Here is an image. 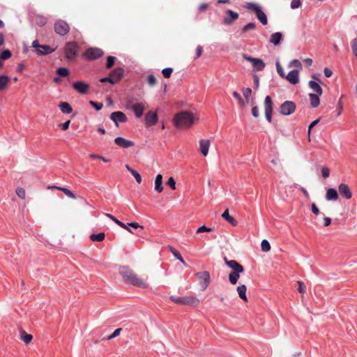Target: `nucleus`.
<instances>
[{
	"label": "nucleus",
	"mask_w": 357,
	"mask_h": 357,
	"mask_svg": "<svg viewBox=\"0 0 357 357\" xmlns=\"http://www.w3.org/2000/svg\"><path fill=\"white\" fill-rule=\"evenodd\" d=\"M119 273L126 283H130L138 287H146V284L144 280L138 278L137 275L128 267H121Z\"/></svg>",
	"instance_id": "1"
},
{
	"label": "nucleus",
	"mask_w": 357,
	"mask_h": 357,
	"mask_svg": "<svg viewBox=\"0 0 357 357\" xmlns=\"http://www.w3.org/2000/svg\"><path fill=\"white\" fill-rule=\"evenodd\" d=\"M193 114L187 111H183L176 114L174 123L177 128H188L194 123Z\"/></svg>",
	"instance_id": "2"
},
{
	"label": "nucleus",
	"mask_w": 357,
	"mask_h": 357,
	"mask_svg": "<svg viewBox=\"0 0 357 357\" xmlns=\"http://www.w3.org/2000/svg\"><path fill=\"white\" fill-rule=\"evenodd\" d=\"M169 298L172 302L178 305H188L197 306L199 304V300L197 298L192 296L183 297L171 296Z\"/></svg>",
	"instance_id": "3"
},
{
	"label": "nucleus",
	"mask_w": 357,
	"mask_h": 357,
	"mask_svg": "<svg viewBox=\"0 0 357 357\" xmlns=\"http://www.w3.org/2000/svg\"><path fill=\"white\" fill-rule=\"evenodd\" d=\"M245 8L249 10L255 12L257 19L263 25H266L268 23L266 15L262 11L261 8L257 3H247Z\"/></svg>",
	"instance_id": "4"
},
{
	"label": "nucleus",
	"mask_w": 357,
	"mask_h": 357,
	"mask_svg": "<svg viewBox=\"0 0 357 357\" xmlns=\"http://www.w3.org/2000/svg\"><path fill=\"white\" fill-rule=\"evenodd\" d=\"M79 50L78 45L76 42H68L64 47V52L68 60H73Z\"/></svg>",
	"instance_id": "5"
},
{
	"label": "nucleus",
	"mask_w": 357,
	"mask_h": 357,
	"mask_svg": "<svg viewBox=\"0 0 357 357\" xmlns=\"http://www.w3.org/2000/svg\"><path fill=\"white\" fill-rule=\"evenodd\" d=\"M31 46L40 56L50 54L54 52V49L47 45H40L37 40L32 42Z\"/></svg>",
	"instance_id": "6"
},
{
	"label": "nucleus",
	"mask_w": 357,
	"mask_h": 357,
	"mask_svg": "<svg viewBox=\"0 0 357 357\" xmlns=\"http://www.w3.org/2000/svg\"><path fill=\"white\" fill-rule=\"evenodd\" d=\"M296 106L294 102L285 100L279 107V112L283 116H289L296 110Z\"/></svg>",
	"instance_id": "7"
},
{
	"label": "nucleus",
	"mask_w": 357,
	"mask_h": 357,
	"mask_svg": "<svg viewBox=\"0 0 357 357\" xmlns=\"http://www.w3.org/2000/svg\"><path fill=\"white\" fill-rule=\"evenodd\" d=\"M54 31L61 36H66L70 31L69 24L63 20H58L54 26Z\"/></svg>",
	"instance_id": "8"
},
{
	"label": "nucleus",
	"mask_w": 357,
	"mask_h": 357,
	"mask_svg": "<svg viewBox=\"0 0 357 357\" xmlns=\"http://www.w3.org/2000/svg\"><path fill=\"white\" fill-rule=\"evenodd\" d=\"M104 52L98 47L88 48L83 54V56L88 60H94L101 57Z\"/></svg>",
	"instance_id": "9"
},
{
	"label": "nucleus",
	"mask_w": 357,
	"mask_h": 357,
	"mask_svg": "<svg viewBox=\"0 0 357 357\" xmlns=\"http://www.w3.org/2000/svg\"><path fill=\"white\" fill-rule=\"evenodd\" d=\"M242 57L244 60L252 63L253 68L258 71L263 70L265 68V63L261 59L253 58L248 54H243Z\"/></svg>",
	"instance_id": "10"
},
{
	"label": "nucleus",
	"mask_w": 357,
	"mask_h": 357,
	"mask_svg": "<svg viewBox=\"0 0 357 357\" xmlns=\"http://www.w3.org/2000/svg\"><path fill=\"white\" fill-rule=\"evenodd\" d=\"M196 276L199 280L201 290L204 291L208 287L210 282L209 273L208 271L198 272L196 273Z\"/></svg>",
	"instance_id": "11"
},
{
	"label": "nucleus",
	"mask_w": 357,
	"mask_h": 357,
	"mask_svg": "<svg viewBox=\"0 0 357 357\" xmlns=\"http://www.w3.org/2000/svg\"><path fill=\"white\" fill-rule=\"evenodd\" d=\"M265 117L268 122L272 121L273 101L271 96H267L264 100Z\"/></svg>",
	"instance_id": "12"
},
{
	"label": "nucleus",
	"mask_w": 357,
	"mask_h": 357,
	"mask_svg": "<svg viewBox=\"0 0 357 357\" xmlns=\"http://www.w3.org/2000/svg\"><path fill=\"white\" fill-rule=\"evenodd\" d=\"M110 119L115 123L116 127H119V122L126 123L128 120L126 114L120 111L112 112Z\"/></svg>",
	"instance_id": "13"
},
{
	"label": "nucleus",
	"mask_w": 357,
	"mask_h": 357,
	"mask_svg": "<svg viewBox=\"0 0 357 357\" xmlns=\"http://www.w3.org/2000/svg\"><path fill=\"white\" fill-rule=\"evenodd\" d=\"M144 120L146 127L155 126L158 120L157 112L153 111L148 112L145 115Z\"/></svg>",
	"instance_id": "14"
},
{
	"label": "nucleus",
	"mask_w": 357,
	"mask_h": 357,
	"mask_svg": "<svg viewBox=\"0 0 357 357\" xmlns=\"http://www.w3.org/2000/svg\"><path fill=\"white\" fill-rule=\"evenodd\" d=\"M73 88L81 94H86L89 89V85L83 81H77L73 84Z\"/></svg>",
	"instance_id": "15"
},
{
	"label": "nucleus",
	"mask_w": 357,
	"mask_h": 357,
	"mask_svg": "<svg viewBox=\"0 0 357 357\" xmlns=\"http://www.w3.org/2000/svg\"><path fill=\"white\" fill-rule=\"evenodd\" d=\"M338 192L342 197L346 199H349L352 197V192L346 183H340L338 186Z\"/></svg>",
	"instance_id": "16"
},
{
	"label": "nucleus",
	"mask_w": 357,
	"mask_h": 357,
	"mask_svg": "<svg viewBox=\"0 0 357 357\" xmlns=\"http://www.w3.org/2000/svg\"><path fill=\"white\" fill-rule=\"evenodd\" d=\"M290 84H296L299 82V73L296 69L291 70L284 77Z\"/></svg>",
	"instance_id": "17"
},
{
	"label": "nucleus",
	"mask_w": 357,
	"mask_h": 357,
	"mask_svg": "<svg viewBox=\"0 0 357 357\" xmlns=\"http://www.w3.org/2000/svg\"><path fill=\"white\" fill-rule=\"evenodd\" d=\"M227 16L223 20V24L226 25L231 24L234 21L238 18V14L231 10H227Z\"/></svg>",
	"instance_id": "18"
},
{
	"label": "nucleus",
	"mask_w": 357,
	"mask_h": 357,
	"mask_svg": "<svg viewBox=\"0 0 357 357\" xmlns=\"http://www.w3.org/2000/svg\"><path fill=\"white\" fill-rule=\"evenodd\" d=\"M114 142L116 145L119 146H121L122 148L128 149L129 147L134 146V142L130 140L126 139L123 137H118L115 138Z\"/></svg>",
	"instance_id": "19"
},
{
	"label": "nucleus",
	"mask_w": 357,
	"mask_h": 357,
	"mask_svg": "<svg viewBox=\"0 0 357 357\" xmlns=\"http://www.w3.org/2000/svg\"><path fill=\"white\" fill-rule=\"evenodd\" d=\"M131 109H132L135 116L137 118H140L143 115L145 107L142 103H135L131 106Z\"/></svg>",
	"instance_id": "20"
},
{
	"label": "nucleus",
	"mask_w": 357,
	"mask_h": 357,
	"mask_svg": "<svg viewBox=\"0 0 357 357\" xmlns=\"http://www.w3.org/2000/svg\"><path fill=\"white\" fill-rule=\"evenodd\" d=\"M210 144L208 139H201L199 141V151L204 156L208 155Z\"/></svg>",
	"instance_id": "21"
},
{
	"label": "nucleus",
	"mask_w": 357,
	"mask_h": 357,
	"mask_svg": "<svg viewBox=\"0 0 357 357\" xmlns=\"http://www.w3.org/2000/svg\"><path fill=\"white\" fill-rule=\"evenodd\" d=\"M225 261L226 264L231 268L233 271H244V268L242 265H241L238 262H237L236 260H227L226 257H225Z\"/></svg>",
	"instance_id": "22"
},
{
	"label": "nucleus",
	"mask_w": 357,
	"mask_h": 357,
	"mask_svg": "<svg viewBox=\"0 0 357 357\" xmlns=\"http://www.w3.org/2000/svg\"><path fill=\"white\" fill-rule=\"evenodd\" d=\"M124 74V70L123 68H116L110 73V76L113 79L116 80L117 83L123 77Z\"/></svg>",
	"instance_id": "23"
},
{
	"label": "nucleus",
	"mask_w": 357,
	"mask_h": 357,
	"mask_svg": "<svg viewBox=\"0 0 357 357\" xmlns=\"http://www.w3.org/2000/svg\"><path fill=\"white\" fill-rule=\"evenodd\" d=\"M338 199V193L335 188H329L326 191V199L327 201H336Z\"/></svg>",
	"instance_id": "24"
},
{
	"label": "nucleus",
	"mask_w": 357,
	"mask_h": 357,
	"mask_svg": "<svg viewBox=\"0 0 357 357\" xmlns=\"http://www.w3.org/2000/svg\"><path fill=\"white\" fill-rule=\"evenodd\" d=\"M321 95H319L318 93H310L309 98L310 101V105L312 108H316L319 105L320 100L319 96Z\"/></svg>",
	"instance_id": "25"
},
{
	"label": "nucleus",
	"mask_w": 357,
	"mask_h": 357,
	"mask_svg": "<svg viewBox=\"0 0 357 357\" xmlns=\"http://www.w3.org/2000/svg\"><path fill=\"white\" fill-rule=\"evenodd\" d=\"M282 34L280 32H275L271 36L270 43L277 46L281 43Z\"/></svg>",
	"instance_id": "26"
},
{
	"label": "nucleus",
	"mask_w": 357,
	"mask_h": 357,
	"mask_svg": "<svg viewBox=\"0 0 357 357\" xmlns=\"http://www.w3.org/2000/svg\"><path fill=\"white\" fill-rule=\"evenodd\" d=\"M105 216L113 220L116 225L120 226L121 227L126 229L130 233H133L132 231L130 229V227H128V225L124 224L123 222L119 220L117 218H116L113 215L110 213H105Z\"/></svg>",
	"instance_id": "27"
},
{
	"label": "nucleus",
	"mask_w": 357,
	"mask_h": 357,
	"mask_svg": "<svg viewBox=\"0 0 357 357\" xmlns=\"http://www.w3.org/2000/svg\"><path fill=\"white\" fill-rule=\"evenodd\" d=\"M154 188L158 192H161L163 190L162 176L160 174H158L155 178Z\"/></svg>",
	"instance_id": "28"
},
{
	"label": "nucleus",
	"mask_w": 357,
	"mask_h": 357,
	"mask_svg": "<svg viewBox=\"0 0 357 357\" xmlns=\"http://www.w3.org/2000/svg\"><path fill=\"white\" fill-rule=\"evenodd\" d=\"M52 188H55V189L62 191L68 197H70L72 199H76L75 195L73 192H72L70 190H68V188H63V187H58L56 185H49L48 186V189H52Z\"/></svg>",
	"instance_id": "29"
},
{
	"label": "nucleus",
	"mask_w": 357,
	"mask_h": 357,
	"mask_svg": "<svg viewBox=\"0 0 357 357\" xmlns=\"http://www.w3.org/2000/svg\"><path fill=\"white\" fill-rule=\"evenodd\" d=\"M222 217L233 226H236L238 224L236 220L229 215L228 209H226L223 212V213L222 214Z\"/></svg>",
	"instance_id": "30"
},
{
	"label": "nucleus",
	"mask_w": 357,
	"mask_h": 357,
	"mask_svg": "<svg viewBox=\"0 0 357 357\" xmlns=\"http://www.w3.org/2000/svg\"><path fill=\"white\" fill-rule=\"evenodd\" d=\"M243 271H238V272L231 271L229 274V280L231 284H236L238 282V280L240 277V273H243Z\"/></svg>",
	"instance_id": "31"
},
{
	"label": "nucleus",
	"mask_w": 357,
	"mask_h": 357,
	"mask_svg": "<svg viewBox=\"0 0 357 357\" xmlns=\"http://www.w3.org/2000/svg\"><path fill=\"white\" fill-rule=\"evenodd\" d=\"M309 86L316 93H318L319 95H322L323 91L318 82H314L313 80H310L309 82Z\"/></svg>",
	"instance_id": "32"
},
{
	"label": "nucleus",
	"mask_w": 357,
	"mask_h": 357,
	"mask_svg": "<svg viewBox=\"0 0 357 357\" xmlns=\"http://www.w3.org/2000/svg\"><path fill=\"white\" fill-rule=\"evenodd\" d=\"M246 291L247 287L245 284H241L237 287V292L238 294V296L244 301H248Z\"/></svg>",
	"instance_id": "33"
},
{
	"label": "nucleus",
	"mask_w": 357,
	"mask_h": 357,
	"mask_svg": "<svg viewBox=\"0 0 357 357\" xmlns=\"http://www.w3.org/2000/svg\"><path fill=\"white\" fill-rule=\"evenodd\" d=\"M59 107L63 114H70L73 112L72 107L68 102H62L59 105Z\"/></svg>",
	"instance_id": "34"
},
{
	"label": "nucleus",
	"mask_w": 357,
	"mask_h": 357,
	"mask_svg": "<svg viewBox=\"0 0 357 357\" xmlns=\"http://www.w3.org/2000/svg\"><path fill=\"white\" fill-rule=\"evenodd\" d=\"M169 251L171 252V253L174 255V257L176 259L179 260L184 265H186L183 258L182 257V256L181 255V253L177 250H176L174 248H173L172 246H169Z\"/></svg>",
	"instance_id": "35"
},
{
	"label": "nucleus",
	"mask_w": 357,
	"mask_h": 357,
	"mask_svg": "<svg viewBox=\"0 0 357 357\" xmlns=\"http://www.w3.org/2000/svg\"><path fill=\"white\" fill-rule=\"evenodd\" d=\"M10 81V77L7 75H0V91L5 89Z\"/></svg>",
	"instance_id": "36"
},
{
	"label": "nucleus",
	"mask_w": 357,
	"mask_h": 357,
	"mask_svg": "<svg viewBox=\"0 0 357 357\" xmlns=\"http://www.w3.org/2000/svg\"><path fill=\"white\" fill-rule=\"evenodd\" d=\"M105 234L103 232H100L98 234H92L90 235L89 238L92 241H98L100 242L105 239Z\"/></svg>",
	"instance_id": "37"
},
{
	"label": "nucleus",
	"mask_w": 357,
	"mask_h": 357,
	"mask_svg": "<svg viewBox=\"0 0 357 357\" xmlns=\"http://www.w3.org/2000/svg\"><path fill=\"white\" fill-rule=\"evenodd\" d=\"M56 73L59 76L65 77H67L69 75L70 72H69V70L67 68L61 67V68H59L56 70Z\"/></svg>",
	"instance_id": "38"
},
{
	"label": "nucleus",
	"mask_w": 357,
	"mask_h": 357,
	"mask_svg": "<svg viewBox=\"0 0 357 357\" xmlns=\"http://www.w3.org/2000/svg\"><path fill=\"white\" fill-rule=\"evenodd\" d=\"M116 59V58L115 56H108L107 57L106 68L110 69L114 66Z\"/></svg>",
	"instance_id": "39"
},
{
	"label": "nucleus",
	"mask_w": 357,
	"mask_h": 357,
	"mask_svg": "<svg viewBox=\"0 0 357 357\" xmlns=\"http://www.w3.org/2000/svg\"><path fill=\"white\" fill-rule=\"evenodd\" d=\"M275 66H276V70H277V72L278 73V75L282 77V78H284L286 75L284 72V70H283V68L282 67V66L280 65V61H277L276 63H275Z\"/></svg>",
	"instance_id": "40"
},
{
	"label": "nucleus",
	"mask_w": 357,
	"mask_h": 357,
	"mask_svg": "<svg viewBox=\"0 0 357 357\" xmlns=\"http://www.w3.org/2000/svg\"><path fill=\"white\" fill-rule=\"evenodd\" d=\"M12 56L11 52L8 50H4L0 54V59L1 60H6L10 58Z\"/></svg>",
	"instance_id": "41"
},
{
	"label": "nucleus",
	"mask_w": 357,
	"mask_h": 357,
	"mask_svg": "<svg viewBox=\"0 0 357 357\" xmlns=\"http://www.w3.org/2000/svg\"><path fill=\"white\" fill-rule=\"evenodd\" d=\"M261 250L264 252L269 251L271 250L270 243L266 239L262 240L261 243Z\"/></svg>",
	"instance_id": "42"
},
{
	"label": "nucleus",
	"mask_w": 357,
	"mask_h": 357,
	"mask_svg": "<svg viewBox=\"0 0 357 357\" xmlns=\"http://www.w3.org/2000/svg\"><path fill=\"white\" fill-rule=\"evenodd\" d=\"M33 339V336L30 334L25 333L24 332L22 333L21 340H23L25 343H29Z\"/></svg>",
	"instance_id": "43"
},
{
	"label": "nucleus",
	"mask_w": 357,
	"mask_h": 357,
	"mask_svg": "<svg viewBox=\"0 0 357 357\" xmlns=\"http://www.w3.org/2000/svg\"><path fill=\"white\" fill-rule=\"evenodd\" d=\"M255 28H256V23L255 22H250V23L245 24L242 28V31L246 32L249 30H254V29H255Z\"/></svg>",
	"instance_id": "44"
},
{
	"label": "nucleus",
	"mask_w": 357,
	"mask_h": 357,
	"mask_svg": "<svg viewBox=\"0 0 357 357\" xmlns=\"http://www.w3.org/2000/svg\"><path fill=\"white\" fill-rule=\"evenodd\" d=\"M172 72H173V68H170V67L165 68L162 70V75L165 78H169L171 77Z\"/></svg>",
	"instance_id": "45"
},
{
	"label": "nucleus",
	"mask_w": 357,
	"mask_h": 357,
	"mask_svg": "<svg viewBox=\"0 0 357 357\" xmlns=\"http://www.w3.org/2000/svg\"><path fill=\"white\" fill-rule=\"evenodd\" d=\"M252 93V89L250 87H247L243 90V94L247 102L249 100Z\"/></svg>",
	"instance_id": "46"
},
{
	"label": "nucleus",
	"mask_w": 357,
	"mask_h": 357,
	"mask_svg": "<svg viewBox=\"0 0 357 357\" xmlns=\"http://www.w3.org/2000/svg\"><path fill=\"white\" fill-rule=\"evenodd\" d=\"M89 104L94 108L96 109L97 111H99L100 110L102 107H103V105L102 103L101 102H96L95 101H93V100H90L89 101Z\"/></svg>",
	"instance_id": "47"
},
{
	"label": "nucleus",
	"mask_w": 357,
	"mask_h": 357,
	"mask_svg": "<svg viewBox=\"0 0 357 357\" xmlns=\"http://www.w3.org/2000/svg\"><path fill=\"white\" fill-rule=\"evenodd\" d=\"M147 82L151 86H153L156 84V79L153 74H150L147 77Z\"/></svg>",
	"instance_id": "48"
},
{
	"label": "nucleus",
	"mask_w": 357,
	"mask_h": 357,
	"mask_svg": "<svg viewBox=\"0 0 357 357\" xmlns=\"http://www.w3.org/2000/svg\"><path fill=\"white\" fill-rule=\"evenodd\" d=\"M100 82H109L111 84H116V80L113 79V78H112V77L110 76V75L107 77H102L100 79Z\"/></svg>",
	"instance_id": "49"
},
{
	"label": "nucleus",
	"mask_w": 357,
	"mask_h": 357,
	"mask_svg": "<svg viewBox=\"0 0 357 357\" xmlns=\"http://www.w3.org/2000/svg\"><path fill=\"white\" fill-rule=\"evenodd\" d=\"M292 66H295V67L299 68L301 69L302 68V64H301V61L298 59H294L289 63V67H292Z\"/></svg>",
	"instance_id": "50"
},
{
	"label": "nucleus",
	"mask_w": 357,
	"mask_h": 357,
	"mask_svg": "<svg viewBox=\"0 0 357 357\" xmlns=\"http://www.w3.org/2000/svg\"><path fill=\"white\" fill-rule=\"evenodd\" d=\"M167 185L168 186H169L172 190L176 189V181H175L174 178L172 176L169 178V179L167 182Z\"/></svg>",
	"instance_id": "51"
},
{
	"label": "nucleus",
	"mask_w": 357,
	"mask_h": 357,
	"mask_svg": "<svg viewBox=\"0 0 357 357\" xmlns=\"http://www.w3.org/2000/svg\"><path fill=\"white\" fill-rule=\"evenodd\" d=\"M16 193L17 195V196L21 198V199H24L25 198V190L24 188H17V190H16Z\"/></svg>",
	"instance_id": "52"
},
{
	"label": "nucleus",
	"mask_w": 357,
	"mask_h": 357,
	"mask_svg": "<svg viewBox=\"0 0 357 357\" xmlns=\"http://www.w3.org/2000/svg\"><path fill=\"white\" fill-rule=\"evenodd\" d=\"M301 6V0H292L291 2V9H296L299 8Z\"/></svg>",
	"instance_id": "53"
},
{
	"label": "nucleus",
	"mask_w": 357,
	"mask_h": 357,
	"mask_svg": "<svg viewBox=\"0 0 357 357\" xmlns=\"http://www.w3.org/2000/svg\"><path fill=\"white\" fill-rule=\"evenodd\" d=\"M342 98H343V96H342L340 97V98L337 102V109L338 112H337V116H340L342 114V108H343L342 102Z\"/></svg>",
	"instance_id": "54"
},
{
	"label": "nucleus",
	"mask_w": 357,
	"mask_h": 357,
	"mask_svg": "<svg viewBox=\"0 0 357 357\" xmlns=\"http://www.w3.org/2000/svg\"><path fill=\"white\" fill-rule=\"evenodd\" d=\"M297 283H298V291L300 293L303 294L305 291V289H306L305 284L301 281H298Z\"/></svg>",
	"instance_id": "55"
},
{
	"label": "nucleus",
	"mask_w": 357,
	"mask_h": 357,
	"mask_svg": "<svg viewBox=\"0 0 357 357\" xmlns=\"http://www.w3.org/2000/svg\"><path fill=\"white\" fill-rule=\"evenodd\" d=\"M131 174L135 177L137 183H140L142 182V176L136 170L132 171Z\"/></svg>",
	"instance_id": "56"
},
{
	"label": "nucleus",
	"mask_w": 357,
	"mask_h": 357,
	"mask_svg": "<svg viewBox=\"0 0 357 357\" xmlns=\"http://www.w3.org/2000/svg\"><path fill=\"white\" fill-rule=\"evenodd\" d=\"M122 331V329L121 328H116L112 334H111L108 337H107V340H112V339H114V337H117L121 331Z\"/></svg>",
	"instance_id": "57"
},
{
	"label": "nucleus",
	"mask_w": 357,
	"mask_h": 357,
	"mask_svg": "<svg viewBox=\"0 0 357 357\" xmlns=\"http://www.w3.org/2000/svg\"><path fill=\"white\" fill-rule=\"evenodd\" d=\"M212 230L211 228L210 227H207L205 225H202L201 227H199L197 229V233H202V232H208V231H211Z\"/></svg>",
	"instance_id": "58"
},
{
	"label": "nucleus",
	"mask_w": 357,
	"mask_h": 357,
	"mask_svg": "<svg viewBox=\"0 0 357 357\" xmlns=\"http://www.w3.org/2000/svg\"><path fill=\"white\" fill-rule=\"evenodd\" d=\"M321 174L322 176L325 178H328L330 176V170L328 167H323L321 168Z\"/></svg>",
	"instance_id": "59"
},
{
	"label": "nucleus",
	"mask_w": 357,
	"mask_h": 357,
	"mask_svg": "<svg viewBox=\"0 0 357 357\" xmlns=\"http://www.w3.org/2000/svg\"><path fill=\"white\" fill-rule=\"evenodd\" d=\"M252 115L257 118L259 116V108L257 106H254L252 108Z\"/></svg>",
	"instance_id": "60"
},
{
	"label": "nucleus",
	"mask_w": 357,
	"mask_h": 357,
	"mask_svg": "<svg viewBox=\"0 0 357 357\" xmlns=\"http://www.w3.org/2000/svg\"><path fill=\"white\" fill-rule=\"evenodd\" d=\"M70 123V121L68 120L66 122H64L63 123H61L59 126L61 128V130H66L67 129H68Z\"/></svg>",
	"instance_id": "61"
},
{
	"label": "nucleus",
	"mask_w": 357,
	"mask_h": 357,
	"mask_svg": "<svg viewBox=\"0 0 357 357\" xmlns=\"http://www.w3.org/2000/svg\"><path fill=\"white\" fill-rule=\"evenodd\" d=\"M259 86V78L257 75H254V86L255 89H257Z\"/></svg>",
	"instance_id": "62"
},
{
	"label": "nucleus",
	"mask_w": 357,
	"mask_h": 357,
	"mask_svg": "<svg viewBox=\"0 0 357 357\" xmlns=\"http://www.w3.org/2000/svg\"><path fill=\"white\" fill-rule=\"evenodd\" d=\"M203 52L202 47L201 45H198L196 49V59L199 58Z\"/></svg>",
	"instance_id": "63"
},
{
	"label": "nucleus",
	"mask_w": 357,
	"mask_h": 357,
	"mask_svg": "<svg viewBox=\"0 0 357 357\" xmlns=\"http://www.w3.org/2000/svg\"><path fill=\"white\" fill-rule=\"evenodd\" d=\"M351 47L354 53L357 52V38L352 40Z\"/></svg>",
	"instance_id": "64"
}]
</instances>
